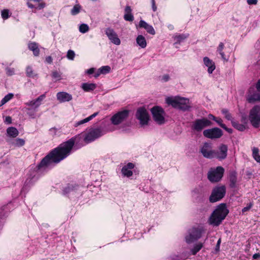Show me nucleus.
<instances>
[{
    "mask_svg": "<svg viewBox=\"0 0 260 260\" xmlns=\"http://www.w3.org/2000/svg\"><path fill=\"white\" fill-rule=\"evenodd\" d=\"M75 141L76 138L73 137L59 144L41 160L37 166L38 169L45 170L66 158L71 154Z\"/></svg>",
    "mask_w": 260,
    "mask_h": 260,
    "instance_id": "nucleus-1",
    "label": "nucleus"
},
{
    "mask_svg": "<svg viewBox=\"0 0 260 260\" xmlns=\"http://www.w3.org/2000/svg\"><path fill=\"white\" fill-rule=\"evenodd\" d=\"M229 213L224 204H221L213 212L208 220L210 224L213 226H218L225 218Z\"/></svg>",
    "mask_w": 260,
    "mask_h": 260,
    "instance_id": "nucleus-2",
    "label": "nucleus"
},
{
    "mask_svg": "<svg viewBox=\"0 0 260 260\" xmlns=\"http://www.w3.org/2000/svg\"><path fill=\"white\" fill-rule=\"evenodd\" d=\"M166 102L173 107L182 111L188 110L190 107L189 99L180 96L168 98L166 99Z\"/></svg>",
    "mask_w": 260,
    "mask_h": 260,
    "instance_id": "nucleus-3",
    "label": "nucleus"
},
{
    "mask_svg": "<svg viewBox=\"0 0 260 260\" xmlns=\"http://www.w3.org/2000/svg\"><path fill=\"white\" fill-rule=\"evenodd\" d=\"M249 120L250 123L254 128L260 126V106H254L249 112Z\"/></svg>",
    "mask_w": 260,
    "mask_h": 260,
    "instance_id": "nucleus-4",
    "label": "nucleus"
},
{
    "mask_svg": "<svg viewBox=\"0 0 260 260\" xmlns=\"http://www.w3.org/2000/svg\"><path fill=\"white\" fill-rule=\"evenodd\" d=\"M224 172V169L221 166L212 168L208 173V178L211 182H218L221 179Z\"/></svg>",
    "mask_w": 260,
    "mask_h": 260,
    "instance_id": "nucleus-5",
    "label": "nucleus"
},
{
    "mask_svg": "<svg viewBox=\"0 0 260 260\" xmlns=\"http://www.w3.org/2000/svg\"><path fill=\"white\" fill-rule=\"evenodd\" d=\"M226 189L224 186H217L214 188L209 197L211 203H215L220 201L225 196Z\"/></svg>",
    "mask_w": 260,
    "mask_h": 260,
    "instance_id": "nucleus-6",
    "label": "nucleus"
},
{
    "mask_svg": "<svg viewBox=\"0 0 260 260\" xmlns=\"http://www.w3.org/2000/svg\"><path fill=\"white\" fill-rule=\"evenodd\" d=\"M204 230L202 228H193L188 231V234L185 236V241L188 244L191 243L200 239Z\"/></svg>",
    "mask_w": 260,
    "mask_h": 260,
    "instance_id": "nucleus-7",
    "label": "nucleus"
},
{
    "mask_svg": "<svg viewBox=\"0 0 260 260\" xmlns=\"http://www.w3.org/2000/svg\"><path fill=\"white\" fill-rule=\"evenodd\" d=\"M105 133L106 132L101 128H91L86 135L84 140L86 143H90L104 135Z\"/></svg>",
    "mask_w": 260,
    "mask_h": 260,
    "instance_id": "nucleus-8",
    "label": "nucleus"
},
{
    "mask_svg": "<svg viewBox=\"0 0 260 260\" xmlns=\"http://www.w3.org/2000/svg\"><path fill=\"white\" fill-rule=\"evenodd\" d=\"M154 120L158 124H161L165 123V112L162 108L159 106H154L151 109Z\"/></svg>",
    "mask_w": 260,
    "mask_h": 260,
    "instance_id": "nucleus-9",
    "label": "nucleus"
},
{
    "mask_svg": "<svg viewBox=\"0 0 260 260\" xmlns=\"http://www.w3.org/2000/svg\"><path fill=\"white\" fill-rule=\"evenodd\" d=\"M212 124V123L206 118L198 119L193 122L191 128L197 132H201L205 127L211 126Z\"/></svg>",
    "mask_w": 260,
    "mask_h": 260,
    "instance_id": "nucleus-10",
    "label": "nucleus"
},
{
    "mask_svg": "<svg viewBox=\"0 0 260 260\" xmlns=\"http://www.w3.org/2000/svg\"><path fill=\"white\" fill-rule=\"evenodd\" d=\"M129 111L124 110L114 114L111 118V121L114 125H118L125 121L129 116Z\"/></svg>",
    "mask_w": 260,
    "mask_h": 260,
    "instance_id": "nucleus-11",
    "label": "nucleus"
},
{
    "mask_svg": "<svg viewBox=\"0 0 260 260\" xmlns=\"http://www.w3.org/2000/svg\"><path fill=\"white\" fill-rule=\"evenodd\" d=\"M136 118L140 121L141 125H147L149 120L148 112L144 107H140L138 109L136 114Z\"/></svg>",
    "mask_w": 260,
    "mask_h": 260,
    "instance_id": "nucleus-12",
    "label": "nucleus"
},
{
    "mask_svg": "<svg viewBox=\"0 0 260 260\" xmlns=\"http://www.w3.org/2000/svg\"><path fill=\"white\" fill-rule=\"evenodd\" d=\"M222 135V131L218 127L207 129L203 131L204 136L210 139L220 138Z\"/></svg>",
    "mask_w": 260,
    "mask_h": 260,
    "instance_id": "nucleus-13",
    "label": "nucleus"
},
{
    "mask_svg": "<svg viewBox=\"0 0 260 260\" xmlns=\"http://www.w3.org/2000/svg\"><path fill=\"white\" fill-rule=\"evenodd\" d=\"M200 152L205 158H214V150L212 149V146L209 143H205L201 148Z\"/></svg>",
    "mask_w": 260,
    "mask_h": 260,
    "instance_id": "nucleus-14",
    "label": "nucleus"
},
{
    "mask_svg": "<svg viewBox=\"0 0 260 260\" xmlns=\"http://www.w3.org/2000/svg\"><path fill=\"white\" fill-rule=\"evenodd\" d=\"M228 146L224 144H221L217 150H214V158L219 160L224 159L227 156Z\"/></svg>",
    "mask_w": 260,
    "mask_h": 260,
    "instance_id": "nucleus-15",
    "label": "nucleus"
},
{
    "mask_svg": "<svg viewBox=\"0 0 260 260\" xmlns=\"http://www.w3.org/2000/svg\"><path fill=\"white\" fill-rule=\"evenodd\" d=\"M105 34L112 43L116 45L120 44V40L114 29L109 27L107 28L105 30Z\"/></svg>",
    "mask_w": 260,
    "mask_h": 260,
    "instance_id": "nucleus-16",
    "label": "nucleus"
},
{
    "mask_svg": "<svg viewBox=\"0 0 260 260\" xmlns=\"http://www.w3.org/2000/svg\"><path fill=\"white\" fill-rule=\"evenodd\" d=\"M45 94H42L35 100H32L26 103L25 105L33 109H37L41 105L42 101L45 99Z\"/></svg>",
    "mask_w": 260,
    "mask_h": 260,
    "instance_id": "nucleus-17",
    "label": "nucleus"
},
{
    "mask_svg": "<svg viewBox=\"0 0 260 260\" xmlns=\"http://www.w3.org/2000/svg\"><path fill=\"white\" fill-rule=\"evenodd\" d=\"M57 100L60 103H64L71 101L72 95L68 92L62 91L56 94Z\"/></svg>",
    "mask_w": 260,
    "mask_h": 260,
    "instance_id": "nucleus-18",
    "label": "nucleus"
},
{
    "mask_svg": "<svg viewBox=\"0 0 260 260\" xmlns=\"http://www.w3.org/2000/svg\"><path fill=\"white\" fill-rule=\"evenodd\" d=\"M246 100L249 103L260 102V93L255 92L251 93L249 90L246 95Z\"/></svg>",
    "mask_w": 260,
    "mask_h": 260,
    "instance_id": "nucleus-19",
    "label": "nucleus"
},
{
    "mask_svg": "<svg viewBox=\"0 0 260 260\" xmlns=\"http://www.w3.org/2000/svg\"><path fill=\"white\" fill-rule=\"evenodd\" d=\"M204 64L208 67V72L212 74L215 69V65L214 62L208 57H205L203 58Z\"/></svg>",
    "mask_w": 260,
    "mask_h": 260,
    "instance_id": "nucleus-20",
    "label": "nucleus"
},
{
    "mask_svg": "<svg viewBox=\"0 0 260 260\" xmlns=\"http://www.w3.org/2000/svg\"><path fill=\"white\" fill-rule=\"evenodd\" d=\"M139 27L145 28L147 32L151 35H154L155 31L152 26L148 24L144 20H140L139 22Z\"/></svg>",
    "mask_w": 260,
    "mask_h": 260,
    "instance_id": "nucleus-21",
    "label": "nucleus"
},
{
    "mask_svg": "<svg viewBox=\"0 0 260 260\" xmlns=\"http://www.w3.org/2000/svg\"><path fill=\"white\" fill-rule=\"evenodd\" d=\"M96 87V85L92 83H83L81 85V88L85 92H90L94 90Z\"/></svg>",
    "mask_w": 260,
    "mask_h": 260,
    "instance_id": "nucleus-22",
    "label": "nucleus"
},
{
    "mask_svg": "<svg viewBox=\"0 0 260 260\" xmlns=\"http://www.w3.org/2000/svg\"><path fill=\"white\" fill-rule=\"evenodd\" d=\"M125 14L124 15V19L126 21H133L134 20V16L132 14L131 8L126 6L125 8Z\"/></svg>",
    "mask_w": 260,
    "mask_h": 260,
    "instance_id": "nucleus-23",
    "label": "nucleus"
},
{
    "mask_svg": "<svg viewBox=\"0 0 260 260\" xmlns=\"http://www.w3.org/2000/svg\"><path fill=\"white\" fill-rule=\"evenodd\" d=\"M98 114H99V112H95L93 114H92L90 116H89V117H87V118H85V119H84L83 120H80V121H79L78 122H76L75 123V124H74L75 127H77L79 125H80L81 124H84V123L89 121L90 120L92 119L93 118L96 117Z\"/></svg>",
    "mask_w": 260,
    "mask_h": 260,
    "instance_id": "nucleus-24",
    "label": "nucleus"
},
{
    "mask_svg": "<svg viewBox=\"0 0 260 260\" xmlns=\"http://www.w3.org/2000/svg\"><path fill=\"white\" fill-rule=\"evenodd\" d=\"M28 48L33 52L35 56H38L40 53V50L38 45L35 42H31L28 44Z\"/></svg>",
    "mask_w": 260,
    "mask_h": 260,
    "instance_id": "nucleus-25",
    "label": "nucleus"
},
{
    "mask_svg": "<svg viewBox=\"0 0 260 260\" xmlns=\"http://www.w3.org/2000/svg\"><path fill=\"white\" fill-rule=\"evenodd\" d=\"M137 43L142 48H145L147 45V42L144 37L142 35H139L136 39Z\"/></svg>",
    "mask_w": 260,
    "mask_h": 260,
    "instance_id": "nucleus-26",
    "label": "nucleus"
},
{
    "mask_svg": "<svg viewBox=\"0 0 260 260\" xmlns=\"http://www.w3.org/2000/svg\"><path fill=\"white\" fill-rule=\"evenodd\" d=\"M7 133L10 137L16 138L19 134L17 129L14 127H10L7 128Z\"/></svg>",
    "mask_w": 260,
    "mask_h": 260,
    "instance_id": "nucleus-27",
    "label": "nucleus"
},
{
    "mask_svg": "<svg viewBox=\"0 0 260 260\" xmlns=\"http://www.w3.org/2000/svg\"><path fill=\"white\" fill-rule=\"evenodd\" d=\"M110 70L111 68L109 66H103L99 69L98 73L96 74H95L94 77H97L101 74H107L110 71Z\"/></svg>",
    "mask_w": 260,
    "mask_h": 260,
    "instance_id": "nucleus-28",
    "label": "nucleus"
},
{
    "mask_svg": "<svg viewBox=\"0 0 260 260\" xmlns=\"http://www.w3.org/2000/svg\"><path fill=\"white\" fill-rule=\"evenodd\" d=\"M224 47V44L222 42L220 43L218 47L217 48V52L220 55L222 59L223 60H227L228 59L226 58L225 55L223 52Z\"/></svg>",
    "mask_w": 260,
    "mask_h": 260,
    "instance_id": "nucleus-29",
    "label": "nucleus"
},
{
    "mask_svg": "<svg viewBox=\"0 0 260 260\" xmlns=\"http://www.w3.org/2000/svg\"><path fill=\"white\" fill-rule=\"evenodd\" d=\"M230 186L232 187L235 186L237 182V174L235 172H232L230 174Z\"/></svg>",
    "mask_w": 260,
    "mask_h": 260,
    "instance_id": "nucleus-30",
    "label": "nucleus"
},
{
    "mask_svg": "<svg viewBox=\"0 0 260 260\" xmlns=\"http://www.w3.org/2000/svg\"><path fill=\"white\" fill-rule=\"evenodd\" d=\"M26 76L30 78H35L37 76V74L35 73L32 68L30 66H28L26 69Z\"/></svg>",
    "mask_w": 260,
    "mask_h": 260,
    "instance_id": "nucleus-31",
    "label": "nucleus"
},
{
    "mask_svg": "<svg viewBox=\"0 0 260 260\" xmlns=\"http://www.w3.org/2000/svg\"><path fill=\"white\" fill-rule=\"evenodd\" d=\"M188 35H185V34H180L176 35L174 37V38L175 40H176V42L175 44L180 43L183 40H184L185 39H186L188 37Z\"/></svg>",
    "mask_w": 260,
    "mask_h": 260,
    "instance_id": "nucleus-32",
    "label": "nucleus"
},
{
    "mask_svg": "<svg viewBox=\"0 0 260 260\" xmlns=\"http://www.w3.org/2000/svg\"><path fill=\"white\" fill-rule=\"evenodd\" d=\"M232 124L233 127L240 131H243L246 128L245 125L234 120H232Z\"/></svg>",
    "mask_w": 260,
    "mask_h": 260,
    "instance_id": "nucleus-33",
    "label": "nucleus"
},
{
    "mask_svg": "<svg viewBox=\"0 0 260 260\" xmlns=\"http://www.w3.org/2000/svg\"><path fill=\"white\" fill-rule=\"evenodd\" d=\"M259 150L257 148L254 147L252 149V155L254 159L257 162L260 163V155L259 154Z\"/></svg>",
    "mask_w": 260,
    "mask_h": 260,
    "instance_id": "nucleus-34",
    "label": "nucleus"
},
{
    "mask_svg": "<svg viewBox=\"0 0 260 260\" xmlns=\"http://www.w3.org/2000/svg\"><path fill=\"white\" fill-rule=\"evenodd\" d=\"M25 144V141L23 139L17 138L13 142L12 145L16 147H21Z\"/></svg>",
    "mask_w": 260,
    "mask_h": 260,
    "instance_id": "nucleus-35",
    "label": "nucleus"
},
{
    "mask_svg": "<svg viewBox=\"0 0 260 260\" xmlns=\"http://www.w3.org/2000/svg\"><path fill=\"white\" fill-rule=\"evenodd\" d=\"M203 247V244L199 243L195 245L193 248L191 250V252L193 255H195Z\"/></svg>",
    "mask_w": 260,
    "mask_h": 260,
    "instance_id": "nucleus-36",
    "label": "nucleus"
},
{
    "mask_svg": "<svg viewBox=\"0 0 260 260\" xmlns=\"http://www.w3.org/2000/svg\"><path fill=\"white\" fill-rule=\"evenodd\" d=\"M81 9V7L80 5H75L71 11V14L72 15H76L78 14L80 12Z\"/></svg>",
    "mask_w": 260,
    "mask_h": 260,
    "instance_id": "nucleus-37",
    "label": "nucleus"
},
{
    "mask_svg": "<svg viewBox=\"0 0 260 260\" xmlns=\"http://www.w3.org/2000/svg\"><path fill=\"white\" fill-rule=\"evenodd\" d=\"M14 95L13 93H9L7 94L1 101V104L0 106H3L7 102L9 101L11 99H12Z\"/></svg>",
    "mask_w": 260,
    "mask_h": 260,
    "instance_id": "nucleus-38",
    "label": "nucleus"
},
{
    "mask_svg": "<svg viewBox=\"0 0 260 260\" xmlns=\"http://www.w3.org/2000/svg\"><path fill=\"white\" fill-rule=\"evenodd\" d=\"M121 172L123 176L127 177L131 176L133 175V172L131 170L126 169V168H122Z\"/></svg>",
    "mask_w": 260,
    "mask_h": 260,
    "instance_id": "nucleus-39",
    "label": "nucleus"
},
{
    "mask_svg": "<svg viewBox=\"0 0 260 260\" xmlns=\"http://www.w3.org/2000/svg\"><path fill=\"white\" fill-rule=\"evenodd\" d=\"M89 30V27L86 24H82L79 26V31L82 33H85Z\"/></svg>",
    "mask_w": 260,
    "mask_h": 260,
    "instance_id": "nucleus-40",
    "label": "nucleus"
},
{
    "mask_svg": "<svg viewBox=\"0 0 260 260\" xmlns=\"http://www.w3.org/2000/svg\"><path fill=\"white\" fill-rule=\"evenodd\" d=\"M222 113L224 115V117L226 119H227L229 120H232V117L231 114L229 112L228 110L225 109H223L221 110Z\"/></svg>",
    "mask_w": 260,
    "mask_h": 260,
    "instance_id": "nucleus-41",
    "label": "nucleus"
},
{
    "mask_svg": "<svg viewBox=\"0 0 260 260\" xmlns=\"http://www.w3.org/2000/svg\"><path fill=\"white\" fill-rule=\"evenodd\" d=\"M75 189V187L73 185H69L67 187H65L63 190L64 194H67L70 193V192L73 191Z\"/></svg>",
    "mask_w": 260,
    "mask_h": 260,
    "instance_id": "nucleus-42",
    "label": "nucleus"
},
{
    "mask_svg": "<svg viewBox=\"0 0 260 260\" xmlns=\"http://www.w3.org/2000/svg\"><path fill=\"white\" fill-rule=\"evenodd\" d=\"M9 11L7 9H5L2 11L1 15L2 18L4 19H8L9 17Z\"/></svg>",
    "mask_w": 260,
    "mask_h": 260,
    "instance_id": "nucleus-43",
    "label": "nucleus"
},
{
    "mask_svg": "<svg viewBox=\"0 0 260 260\" xmlns=\"http://www.w3.org/2000/svg\"><path fill=\"white\" fill-rule=\"evenodd\" d=\"M75 55V52L73 50H69L68 51L67 56L69 59L73 60L74 58Z\"/></svg>",
    "mask_w": 260,
    "mask_h": 260,
    "instance_id": "nucleus-44",
    "label": "nucleus"
},
{
    "mask_svg": "<svg viewBox=\"0 0 260 260\" xmlns=\"http://www.w3.org/2000/svg\"><path fill=\"white\" fill-rule=\"evenodd\" d=\"M52 77L54 79H56L57 80H59L61 79L60 74L57 71H54L52 73Z\"/></svg>",
    "mask_w": 260,
    "mask_h": 260,
    "instance_id": "nucleus-45",
    "label": "nucleus"
},
{
    "mask_svg": "<svg viewBox=\"0 0 260 260\" xmlns=\"http://www.w3.org/2000/svg\"><path fill=\"white\" fill-rule=\"evenodd\" d=\"M170 79V76L168 74H165L160 77V80L163 82H167Z\"/></svg>",
    "mask_w": 260,
    "mask_h": 260,
    "instance_id": "nucleus-46",
    "label": "nucleus"
},
{
    "mask_svg": "<svg viewBox=\"0 0 260 260\" xmlns=\"http://www.w3.org/2000/svg\"><path fill=\"white\" fill-rule=\"evenodd\" d=\"M45 4L43 2L40 3L39 2V3H37V4L36 5V8L39 9H43L45 7Z\"/></svg>",
    "mask_w": 260,
    "mask_h": 260,
    "instance_id": "nucleus-47",
    "label": "nucleus"
},
{
    "mask_svg": "<svg viewBox=\"0 0 260 260\" xmlns=\"http://www.w3.org/2000/svg\"><path fill=\"white\" fill-rule=\"evenodd\" d=\"M215 121H216L222 128L225 127V124L222 123V120L221 118H216V120H215Z\"/></svg>",
    "mask_w": 260,
    "mask_h": 260,
    "instance_id": "nucleus-48",
    "label": "nucleus"
},
{
    "mask_svg": "<svg viewBox=\"0 0 260 260\" xmlns=\"http://www.w3.org/2000/svg\"><path fill=\"white\" fill-rule=\"evenodd\" d=\"M252 206V203H249L246 207L243 208L242 209V212H246L248 210H249Z\"/></svg>",
    "mask_w": 260,
    "mask_h": 260,
    "instance_id": "nucleus-49",
    "label": "nucleus"
},
{
    "mask_svg": "<svg viewBox=\"0 0 260 260\" xmlns=\"http://www.w3.org/2000/svg\"><path fill=\"white\" fill-rule=\"evenodd\" d=\"M134 164L132 162L128 163L126 166H124L123 168H126V169H132L134 168Z\"/></svg>",
    "mask_w": 260,
    "mask_h": 260,
    "instance_id": "nucleus-50",
    "label": "nucleus"
},
{
    "mask_svg": "<svg viewBox=\"0 0 260 260\" xmlns=\"http://www.w3.org/2000/svg\"><path fill=\"white\" fill-rule=\"evenodd\" d=\"M6 72H7V74L9 75V76H11V75H12L14 73V69H10V68H7L6 69Z\"/></svg>",
    "mask_w": 260,
    "mask_h": 260,
    "instance_id": "nucleus-51",
    "label": "nucleus"
},
{
    "mask_svg": "<svg viewBox=\"0 0 260 260\" xmlns=\"http://www.w3.org/2000/svg\"><path fill=\"white\" fill-rule=\"evenodd\" d=\"M151 4H152V8L154 12L156 11L157 10V7L155 5V0H151Z\"/></svg>",
    "mask_w": 260,
    "mask_h": 260,
    "instance_id": "nucleus-52",
    "label": "nucleus"
},
{
    "mask_svg": "<svg viewBox=\"0 0 260 260\" xmlns=\"http://www.w3.org/2000/svg\"><path fill=\"white\" fill-rule=\"evenodd\" d=\"M257 3V0H247V3L249 5H256Z\"/></svg>",
    "mask_w": 260,
    "mask_h": 260,
    "instance_id": "nucleus-53",
    "label": "nucleus"
},
{
    "mask_svg": "<svg viewBox=\"0 0 260 260\" xmlns=\"http://www.w3.org/2000/svg\"><path fill=\"white\" fill-rule=\"evenodd\" d=\"M46 61L48 63H51L52 62V58L51 56H49L46 58Z\"/></svg>",
    "mask_w": 260,
    "mask_h": 260,
    "instance_id": "nucleus-54",
    "label": "nucleus"
},
{
    "mask_svg": "<svg viewBox=\"0 0 260 260\" xmlns=\"http://www.w3.org/2000/svg\"><path fill=\"white\" fill-rule=\"evenodd\" d=\"M94 68H90L89 69H88L86 73L88 74H92V73H93L94 72Z\"/></svg>",
    "mask_w": 260,
    "mask_h": 260,
    "instance_id": "nucleus-55",
    "label": "nucleus"
},
{
    "mask_svg": "<svg viewBox=\"0 0 260 260\" xmlns=\"http://www.w3.org/2000/svg\"><path fill=\"white\" fill-rule=\"evenodd\" d=\"M223 129H224L226 131H227L228 133L231 134L233 132V130L232 128H228L226 125H225L224 127H222Z\"/></svg>",
    "mask_w": 260,
    "mask_h": 260,
    "instance_id": "nucleus-56",
    "label": "nucleus"
},
{
    "mask_svg": "<svg viewBox=\"0 0 260 260\" xmlns=\"http://www.w3.org/2000/svg\"><path fill=\"white\" fill-rule=\"evenodd\" d=\"M12 121L11 117L10 116H7L6 118L5 121L7 122L8 123H11Z\"/></svg>",
    "mask_w": 260,
    "mask_h": 260,
    "instance_id": "nucleus-57",
    "label": "nucleus"
},
{
    "mask_svg": "<svg viewBox=\"0 0 260 260\" xmlns=\"http://www.w3.org/2000/svg\"><path fill=\"white\" fill-rule=\"evenodd\" d=\"M253 258L254 259H257L258 258H260V253H255L252 256Z\"/></svg>",
    "mask_w": 260,
    "mask_h": 260,
    "instance_id": "nucleus-58",
    "label": "nucleus"
},
{
    "mask_svg": "<svg viewBox=\"0 0 260 260\" xmlns=\"http://www.w3.org/2000/svg\"><path fill=\"white\" fill-rule=\"evenodd\" d=\"M256 87L257 90L258 91H260V79L257 82V84L256 85Z\"/></svg>",
    "mask_w": 260,
    "mask_h": 260,
    "instance_id": "nucleus-59",
    "label": "nucleus"
},
{
    "mask_svg": "<svg viewBox=\"0 0 260 260\" xmlns=\"http://www.w3.org/2000/svg\"><path fill=\"white\" fill-rule=\"evenodd\" d=\"M220 242H221V240L220 239H219L218 241H217V244H216V249L217 250L219 249V245L220 244Z\"/></svg>",
    "mask_w": 260,
    "mask_h": 260,
    "instance_id": "nucleus-60",
    "label": "nucleus"
},
{
    "mask_svg": "<svg viewBox=\"0 0 260 260\" xmlns=\"http://www.w3.org/2000/svg\"><path fill=\"white\" fill-rule=\"evenodd\" d=\"M208 118H209V119H212V120H214V121H215V120H216V117H215V116H214V115H213L212 114H209V115H208Z\"/></svg>",
    "mask_w": 260,
    "mask_h": 260,
    "instance_id": "nucleus-61",
    "label": "nucleus"
},
{
    "mask_svg": "<svg viewBox=\"0 0 260 260\" xmlns=\"http://www.w3.org/2000/svg\"><path fill=\"white\" fill-rule=\"evenodd\" d=\"M27 6L30 8H34L35 7L36 8V5H34L29 2L27 3Z\"/></svg>",
    "mask_w": 260,
    "mask_h": 260,
    "instance_id": "nucleus-62",
    "label": "nucleus"
},
{
    "mask_svg": "<svg viewBox=\"0 0 260 260\" xmlns=\"http://www.w3.org/2000/svg\"><path fill=\"white\" fill-rule=\"evenodd\" d=\"M168 28L170 29V30H172L173 28H174V26L172 24H169L168 26Z\"/></svg>",
    "mask_w": 260,
    "mask_h": 260,
    "instance_id": "nucleus-63",
    "label": "nucleus"
},
{
    "mask_svg": "<svg viewBox=\"0 0 260 260\" xmlns=\"http://www.w3.org/2000/svg\"><path fill=\"white\" fill-rule=\"evenodd\" d=\"M53 131H56V129H55V128H51V129H50V131H53Z\"/></svg>",
    "mask_w": 260,
    "mask_h": 260,
    "instance_id": "nucleus-64",
    "label": "nucleus"
}]
</instances>
